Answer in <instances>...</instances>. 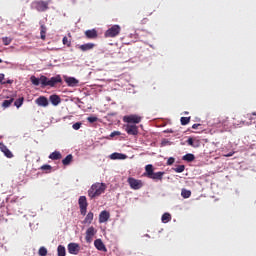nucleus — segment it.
I'll return each mask as SVG.
<instances>
[{
	"mask_svg": "<svg viewBox=\"0 0 256 256\" xmlns=\"http://www.w3.org/2000/svg\"><path fill=\"white\" fill-rule=\"evenodd\" d=\"M78 205L79 213L81 214V216H86V218H84V224L90 225L95 215H93L92 212H88V214H86L88 208V201L86 200V196H79Z\"/></svg>",
	"mask_w": 256,
	"mask_h": 256,
	"instance_id": "f257e3e1",
	"label": "nucleus"
},
{
	"mask_svg": "<svg viewBox=\"0 0 256 256\" xmlns=\"http://www.w3.org/2000/svg\"><path fill=\"white\" fill-rule=\"evenodd\" d=\"M106 188L107 186H105L104 183L97 182L95 184H92V186H90V189H88V197H90V199H95L101 196V194L105 192Z\"/></svg>",
	"mask_w": 256,
	"mask_h": 256,
	"instance_id": "f03ea898",
	"label": "nucleus"
},
{
	"mask_svg": "<svg viewBox=\"0 0 256 256\" xmlns=\"http://www.w3.org/2000/svg\"><path fill=\"white\" fill-rule=\"evenodd\" d=\"M40 81H42V88L44 87H55L57 84H61V76L57 75L48 79L46 76H40Z\"/></svg>",
	"mask_w": 256,
	"mask_h": 256,
	"instance_id": "7ed1b4c3",
	"label": "nucleus"
},
{
	"mask_svg": "<svg viewBox=\"0 0 256 256\" xmlns=\"http://www.w3.org/2000/svg\"><path fill=\"white\" fill-rule=\"evenodd\" d=\"M120 33H121V27L119 25H114L108 28V30H106V33H104L103 36L106 38H115L119 36Z\"/></svg>",
	"mask_w": 256,
	"mask_h": 256,
	"instance_id": "20e7f679",
	"label": "nucleus"
},
{
	"mask_svg": "<svg viewBox=\"0 0 256 256\" xmlns=\"http://www.w3.org/2000/svg\"><path fill=\"white\" fill-rule=\"evenodd\" d=\"M128 185H130V189L136 191L143 188V181L135 178H128Z\"/></svg>",
	"mask_w": 256,
	"mask_h": 256,
	"instance_id": "39448f33",
	"label": "nucleus"
},
{
	"mask_svg": "<svg viewBox=\"0 0 256 256\" xmlns=\"http://www.w3.org/2000/svg\"><path fill=\"white\" fill-rule=\"evenodd\" d=\"M33 6L35 11H38L40 13L46 12V10H48V2L46 1H35L33 2Z\"/></svg>",
	"mask_w": 256,
	"mask_h": 256,
	"instance_id": "423d86ee",
	"label": "nucleus"
},
{
	"mask_svg": "<svg viewBox=\"0 0 256 256\" xmlns=\"http://www.w3.org/2000/svg\"><path fill=\"white\" fill-rule=\"evenodd\" d=\"M123 122L128 124H138V123H141V116H137V115L123 116Z\"/></svg>",
	"mask_w": 256,
	"mask_h": 256,
	"instance_id": "0eeeda50",
	"label": "nucleus"
},
{
	"mask_svg": "<svg viewBox=\"0 0 256 256\" xmlns=\"http://www.w3.org/2000/svg\"><path fill=\"white\" fill-rule=\"evenodd\" d=\"M165 172H156V173H145V177L152 179L154 181H163V176Z\"/></svg>",
	"mask_w": 256,
	"mask_h": 256,
	"instance_id": "6e6552de",
	"label": "nucleus"
},
{
	"mask_svg": "<svg viewBox=\"0 0 256 256\" xmlns=\"http://www.w3.org/2000/svg\"><path fill=\"white\" fill-rule=\"evenodd\" d=\"M256 120V113H248L244 116V120H242V123L244 125H251L255 123Z\"/></svg>",
	"mask_w": 256,
	"mask_h": 256,
	"instance_id": "1a4fd4ad",
	"label": "nucleus"
},
{
	"mask_svg": "<svg viewBox=\"0 0 256 256\" xmlns=\"http://www.w3.org/2000/svg\"><path fill=\"white\" fill-rule=\"evenodd\" d=\"M125 133H128V135L136 136L138 135V127L134 124L125 125Z\"/></svg>",
	"mask_w": 256,
	"mask_h": 256,
	"instance_id": "9d476101",
	"label": "nucleus"
},
{
	"mask_svg": "<svg viewBox=\"0 0 256 256\" xmlns=\"http://www.w3.org/2000/svg\"><path fill=\"white\" fill-rule=\"evenodd\" d=\"M95 234H97V231L95 230V227H90L86 230V243L92 242V237H95Z\"/></svg>",
	"mask_w": 256,
	"mask_h": 256,
	"instance_id": "9b49d317",
	"label": "nucleus"
},
{
	"mask_svg": "<svg viewBox=\"0 0 256 256\" xmlns=\"http://www.w3.org/2000/svg\"><path fill=\"white\" fill-rule=\"evenodd\" d=\"M68 254H70V255L79 254V244H77V243L68 244Z\"/></svg>",
	"mask_w": 256,
	"mask_h": 256,
	"instance_id": "f8f14e48",
	"label": "nucleus"
},
{
	"mask_svg": "<svg viewBox=\"0 0 256 256\" xmlns=\"http://www.w3.org/2000/svg\"><path fill=\"white\" fill-rule=\"evenodd\" d=\"M64 82L68 87H76L79 84V80L75 79V77H64Z\"/></svg>",
	"mask_w": 256,
	"mask_h": 256,
	"instance_id": "ddd939ff",
	"label": "nucleus"
},
{
	"mask_svg": "<svg viewBox=\"0 0 256 256\" xmlns=\"http://www.w3.org/2000/svg\"><path fill=\"white\" fill-rule=\"evenodd\" d=\"M0 152L4 154V157H7L8 159L13 158V153L5 146L3 143H0Z\"/></svg>",
	"mask_w": 256,
	"mask_h": 256,
	"instance_id": "4468645a",
	"label": "nucleus"
},
{
	"mask_svg": "<svg viewBox=\"0 0 256 256\" xmlns=\"http://www.w3.org/2000/svg\"><path fill=\"white\" fill-rule=\"evenodd\" d=\"M84 35L86 36V39H90V40L97 39L98 37L97 30L95 29L86 30V32H84Z\"/></svg>",
	"mask_w": 256,
	"mask_h": 256,
	"instance_id": "2eb2a0df",
	"label": "nucleus"
},
{
	"mask_svg": "<svg viewBox=\"0 0 256 256\" xmlns=\"http://www.w3.org/2000/svg\"><path fill=\"white\" fill-rule=\"evenodd\" d=\"M35 104H37L40 107H47L48 106V100L44 96L38 97V99H35Z\"/></svg>",
	"mask_w": 256,
	"mask_h": 256,
	"instance_id": "dca6fc26",
	"label": "nucleus"
},
{
	"mask_svg": "<svg viewBox=\"0 0 256 256\" xmlns=\"http://www.w3.org/2000/svg\"><path fill=\"white\" fill-rule=\"evenodd\" d=\"M108 219H110V213L108 211H101L99 214V223L108 222Z\"/></svg>",
	"mask_w": 256,
	"mask_h": 256,
	"instance_id": "f3484780",
	"label": "nucleus"
},
{
	"mask_svg": "<svg viewBox=\"0 0 256 256\" xmlns=\"http://www.w3.org/2000/svg\"><path fill=\"white\" fill-rule=\"evenodd\" d=\"M95 248L103 253L108 252V249L105 248V245L101 241V239L95 240Z\"/></svg>",
	"mask_w": 256,
	"mask_h": 256,
	"instance_id": "a211bd4d",
	"label": "nucleus"
},
{
	"mask_svg": "<svg viewBox=\"0 0 256 256\" xmlns=\"http://www.w3.org/2000/svg\"><path fill=\"white\" fill-rule=\"evenodd\" d=\"M93 48H95V44H93V43H86V44L80 45V46L78 47V49H79L81 52H87V51L92 50Z\"/></svg>",
	"mask_w": 256,
	"mask_h": 256,
	"instance_id": "6ab92c4d",
	"label": "nucleus"
},
{
	"mask_svg": "<svg viewBox=\"0 0 256 256\" xmlns=\"http://www.w3.org/2000/svg\"><path fill=\"white\" fill-rule=\"evenodd\" d=\"M127 156L125 154L114 152L110 154V160H125Z\"/></svg>",
	"mask_w": 256,
	"mask_h": 256,
	"instance_id": "aec40b11",
	"label": "nucleus"
},
{
	"mask_svg": "<svg viewBox=\"0 0 256 256\" xmlns=\"http://www.w3.org/2000/svg\"><path fill=\"white\" fill-rule=\"evenodd\" d=\"M222 127H226L229 126V118L225 117V116H220L218 117V123H216Z\"/></svg>",
	"mask_w": 256,
	"mask_h": 256,
	"instance_id": "412c9836",
	"label": "nucleus"
},
{
	"mask_svg": "<svg viewBox=\"0 0 256 256\" xmlns=\"http://www.w3.org/2000/svg\"><path fill=\"white\" fill-rule=\"evenodd\" d=\"M47 100L50 101L53 106H57L59 103H61V99L58 95H51Z\"/></svg>",
	"mask_w": 256,
	"mask_h": 256,
	"instance_id": "4be33fe9",
	"label": "nucleus"
},
{
	"mask_svg": "<svg viewBox=\"0 0 256 256\" xmlns=\"http://www.w3.org/2000/svg\"><path fill=\"white\" fill-rule=\"evenodd\" d=\"M48 159H51L53 161H57L61 159V154L57 151L52 152L50 155H48Z\"/></svg>",
	"mask_w": 256,
	"mask_h": 256,
	"instance_id": "5701e85b",
	"label": "nucleus"
},
{
	"mask_svg": "<svg viewBox=\"0 0 256 256\" xmlns=\"http://www.w3.org/2000/svg\"><path fill=\"white\" fill-rule=\"evenodd\" d=\"M70 162H73V155L68 154V155L66 156V158H64V159L62 160V164H63L64 166H68V165H70Z\"/></svg>",
	"mask_w": 256,
	"mask_h": 256,
	"instance_id": "b1692460",
	"label": "nucleus"
},
{
	"mask_svg": "<svg viewBox=\"0 0 256 256\" xmlns=\"http://www.w3.org/2000/svg\"><path fill=\"white\" fill-rule=\"evenodd\" d=\"M57 256H66V248L64 246H57Z\"/></svg>",
	"mask_w": 256,
	"mask_h": 256,
	"instance_id": "393cba45",
	"label": "nucleus"
},
{
	"mask_svg": "<svg viewBox=\"0 0 256 256\" xmlns=\"http://www.w3.org/2000/svg\"><path fill=\"white\" fill-rule=\"evenodd\" d=\"M193 160H195V156L191 153L182 156V161L193 162Z\"/></svg>",
	"mask_w": 256,
	"mask_h": 256,
	"instance_id": "a878e982",
	"label": "nucleus"
},
{
	"mask_svg": "<svg viewBox=\"0 0 256 256\" xmlns=\"http://www.w3.org/2000/svg\"><path fill=\"white\" fill-rule=\"evenodd\" d=\"M40 39H46V26L44 24L40 25Z\"/></svg>",
	"mask_w": 256,
	"mask_h": 256,
	"instance_id": "bb28decb",
	"label": "nucleus"
},
{
	"mask_svg": "<svg viewBox=\"0 0 256 256\" xmlns=\"http://www.w3.org/2000/svg\"><path fill=\"white\" fill-rule=\"evenodd\" d=\"M13 101H14L13 97H11L7 100H4L2 102V108H9V106H11V104H13Z\"/></svg>",
	"mask_w": 256,
	"mask_h": 256,
	"instance_id": "cd10ccee",
	"label": "nucleus"
},
{
	"mask_svg": "<svg viewBox=\"0 0 256 256\" xmlns=\"http://www.w3.org/2000/svg\"><path fill=\"white\" fill-rule=\"evenodd\" d=\"M160 221H162L164 224H167L169 221H171V215L169 213L163 214V216L160 217Z\"/></svg>",
	"mask_w": 256,
	"mask_h": 256,
	"instance_id": "c85d7f7f",
	"label": "nucleus"
},
{
	"mask_svg": "<svg viewBox=\"0 0 256 256\" xmlns=\"http://www.w3.org/2000/svg\"><path fill=\"white\" fill-rule=\"evenodd\" d=\"M31 84L34 86H40L42 85V80H40V78H36L35 76H31Z\"/></svg>",
	"mask_w": 256,
	"mask_h": 256,
	"instance_id": "c756f323",
	"label": "nucleus"
},
{
	"mask_svg": "<svg viewBox=\"0 0 256 256\" xmlns=\"http://www.w3.org/2000/svg\"><path fill=\"white\" fill-rule=\"evenodd\" d=\"M180 196L182 198L188 199L189 197H191V191L182 189V191L180 192Z\"/></svg>",
	"mask_w": 256,
	"mask_h": 256,
	"instance_id": "7c9ffc66",
	"label": "nucleus"
},
{
	"mask_svg": "<svg viewBox=\"0 0 256 256\" xmlns=\"http://www.w3.org/2000/svg\"><path fill=\"white\" fill-rule=\"evenodd\" d=\"M13 106H16V108H20L22 104L24 103V97L18 98V100L13 101Z\"/></svg>",
	"mask_w": 256,
	"mask_h": 256,
	"instance_id": "2f4dec72",
	"label": "nucleus"
},
{
	"mask_svg": "<svg viewBox=\"0 0 256 256\" xmlns=\"http://www.w3.org/2000/svg\"><path fill=\"white\" fill-rule=\"evenodd\" d=\"M145 174H156V172H154L152 164H148L145 166Z\"/></svg>",
	"mask_w": 256,
	"mask_h": 256,
	"instance_id": "473e14b6",
	"label": "nucleus"
},
{
	"mask_svg": "<svg viewBox=\"0 0 256 256\" xmlns=\"http://www.w3.org/2000/svg\"><path fill=\"white\" fill-rule=\"evenodd\" d=\"M190 117H180V125L185 126L189 124Z\"/></svg>",
	"mask_w": 256,
	"mask_h": 256,
	"instance_id": "72a5a7b5",
	"label": "nucleus"
},
{
	"mask_svg": "<svg viewBox=\"0 0 256 256\" xmlns=\"http://www.w3.org/2000/svg\"><path fill=\"white\" fill-rule=\"evenodd\" d=\"M174 172L176 173H182L185 171V165H179V166H176V168H173Z\"/></svg>",
	"mask_w": 256,
	"mask_h": 256,
	"instance_id": "f704fd0d",
	"label": "nucleus"
},
{
	"mask_svg": "<svg viewBox=\"0 0 256 256\" xmlns=\"http://www.w3.org/2000/svg\"><path fill=\"white\" fill-rule=\"evenodd\" d=\"M2 44L4 46H9L11 44V38H9V37H2Z\"/></svg>",
	"mask_w": 256,
	"mask_h": 256,
	"instance_id": "c9c22d12",
	"label": "nucleus"
},
{
	"mask_svg": "<svg viewBox=\"0 0 256 256\" xmlns=\"http://www.w3.org/2000/svg\"><path fill=\"white\" fill-rule=\"evenodd\" d=\"M47 254V250L45 247H40V249L38 250V255L40 256H46Z\"/></svg>",
	"mask_w": 256,
	"mask_h": 256,
	"instance_id": "e433bc0d",
	"label": "nucleus"
},
{
	"mask_svg": "<svg viewBox=\"0 0 256 256\" xmlns=\"http://www.w3.org/2000/svg\"><path fill=\"white\" fill-rule=\"evenodd\" d=\"M98 118L96 116H90L87 118L88 123L92 124L97 122Z\"/></svg>",
	"mask_w": 256,
	"mask_h": 256,
	"instance_id": "4c0bfd02",
	"label": "nucleus"
},
{
	"mask_svg": "<svg viewBox=\"0 0 256 256\" xmlns=\"http://www.w3.org/2000/svg\"><path fill=\"white\" fill-rule=\"evenodd\" d=\"M62 44H64V46H66V47H70V40H68L67 37H64L62 39Z\"/></svg>",
	"mask_w": 256,
	"mask_h": 256,
	"instance_id": "58836bf2",
	"label": "nucleus"
},
{
	"mask_svg": "<svg viewBox=\"0 0 256 256\" xmlns=\"http://www.w3.org/2000/svg\"><path fill=\"white\" fill-rule=\"evenodd\" d=\"M42 171H51L52 167L51 165H42L40 168Z\"/></svg>",
	"mask_w": 256,
	"mask_h": 256,
	"instance_id": "ea45409f",
	"label": "nucleus"
},
{
	"mask_svg": "<svg viewBox=\"0 0 256 256\" xmlns=\"http://www.w3.org/2000/svg\"><path fill=\"white\" fill-rule=\"evenodd\" d=\"M81 128V122L73 124V130L78 131Z\"/></svg>",
	"mask_w": 256,
	"mask_h": 256,
	"instance_id": "a19ab883",
	"label": "nucleus"
},
{
	"mask_svg": "<svg viewBox=\"0 0 256 256\" xmlns=\"http://www.w3.org/2000/svg\"><path fill=\"white\" fill-rule=\"evenodd\" d=\"M175 159L174 158H168L167 159V165H174Z\"/></svg>",
	"mask_w": 256,
	"mask_h": 256,
	"instance_id": "79ce46f5",
	"label": "nucleus"
},
{
	"mask_svg": "<svg viewBox=\"0 0 256 256\" xmlns=\"http://www.w3.org/2000/svg\"><path fill=\"white\" fill-rule=\"evenodd\" d=\"M119 135H121V132H118V131H114L110 133V137L119 136Z\"/></svg>",
	"mask_w": 256,
	"mask_h": 256,
	"instance_id": "37998d69",
	"label": "nucleus"
},
{
	"mask_svg": "<svg viewBox=\"0 0 256 256\" xmlns=\"http://www.w3.org/2000/svg\"><path fill=\"white\" fill-rule=\"evenodd\" d=\"M187 145L193 147V138L187 139Z\"/></svg>",
	"mask_w": 256,
	"mask_h": 256,
	"instance_id": "c03bdc74",
	"label": "nucleus"
},
{
	"mask_svg": "<svg viewBox=\"0 0 256 256\" xmlns=\"http://www.w3.org/2000/svg\"><path fill=\"white\" fill-rule=\"evenodd\" d=\"M198 127H200V124H193V125L191 126V129L197 130Z\"/></svg>",
	"mask_w": 256,
	"mask_h": 256,
	"instance_id": "a18cd8bd",
	"label": "nucleus"
},
{
	"mask_svg": "<svg viewBox=\"0 0 256 256\" xmlns=\"http://www.w3.org/2000/svg\"><path fill=\"white\" fill-rule=\"evenodd\" d=\"M231 156H233V153H232V152L229 153V154L224 155V157H231Z\"/></svg>",
	"mask_w": 256,
	"mask_h": 256,
	"instance_id": "49530a36",
	"label": "nucleus"
},
{
	"mask_svg": "<svg viewBox=\"0 0 256 256\" xmlns=\"http://www.w3.org/2000/svg\"><path fill=\"white\" fill-rule=\"evenodd\" d=\"M4 79V74H0V80Z\"/></svg>",
	"mask_w": 256,
	"mask_h": 256,
	"instance_id": "de8ad7c7",
	"label": "nucleus"
},
{
	"mask_svg": "<svg viewBox=\"0 0 256 256\" xmlns=\"http://www.w3.org/2000/svg\"><path fill=\"white\" fill-rule=\"evenodd\" d=\"M12 83V81L11 80H7V84H11Z\"/></svg>",
	"mask_w": 256,
	"mask_h": 256,
	"instance_id": "09e8293b",
	"label": "nucleus"
},
{
	"mask_svg": "<svg viewBox=\"0 0 256 256\" xmlns=\"http://www.w3.org/2000/svg\"><path fill=\"white\" fill-rule=\"evenodd\" d=\"M147 22V19H143V24H145Z\"/></svg>",
	"mask_w": 256,
	"mask_h": 256,
	"instance_id": "8fccbe9b",
	"label": "nucleus"
},
{
	"mask_svg": "<svg viewBox=\"0 0 256 256\" xmlns=\"http://www.w3.org/2000/svg\"><path fill=\"white\" fill-rule=\"evenodd\" d=\"M0 64H2V59H0Z\"/></svg>",
	"mask_w": 256,
	"mask_h": 256,
	"instance_id": "3c124183",
	"label": "nucleus"
},
{
	"mask_svg": "<svg viewBox=\"0 0 256 256\" xmlns=\"http://www.w3.org/2000/svg\"><path fill=\"white\" fill-rule=\"evenodd\" d=\"M0 83H2V80H0Z\"/></svg>",
	"mask_w": 256,
	"mask_h": 256,
	"instance_id": "603ef678",
	"label": "nucleus"
}]
</instances>
